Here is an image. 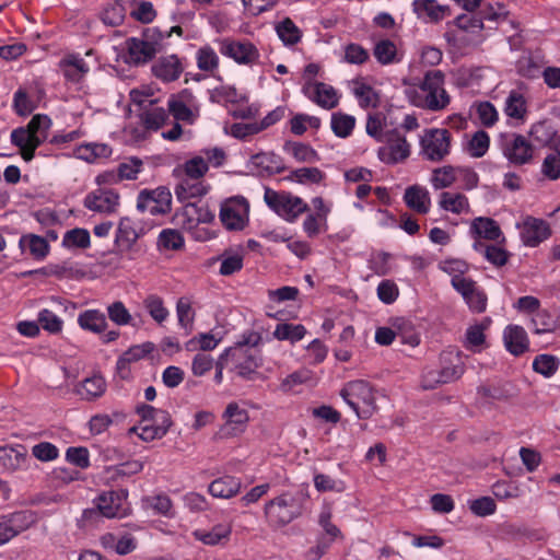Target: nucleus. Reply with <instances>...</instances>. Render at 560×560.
<instances>
[{"label": "nucleus", "instance_id": "nucleus-51", "mask_svg": "<svg viewBox=\"0 0 560 560\" xmlns=\"http://www.w3.org/2000/svg\"><path fill=\"white\" fill-rule=\"evenodd\" d=\"M440 207L452 213L460 214L469 210L468 198L459 192L444 191L440 196Z\"/></svg>", "mask_w": 560, "mask_h": 560}, {"label": "nucleus", "instance_id": "nucleus-58", "mask_svg": "<svg viewBox=\"0 0 560 560\" xmlns=\"http://www.w3.org/2000/svg\"><path fill=\"white\" fill-rule=\"evenodd\" d=\"M490 137L485 130L476 131L467 144V152L472 158H482L489 150Z\"/></svg>", "mask_w": 560, "mask_h": 560}, {"label": "nucleus", "instance_id": "nucleus-62", "mask_svg": "<svg viewBox=\"0 0 560 560\" xmlns=\"http://www.w3.org/2000/svg\"><path fill=\"white\" fill-rule=\"evenodd\" d=\"M37 322L44 330L50 334H58L62 330V319L48 308L39 311Z\"/></svg>", "mask_w": 560, "mask_h": 560}, {"label": "nucleus", "instance_id": "nucleus-43", "mask_svg": "<svg viewBox=\"0 0 560 560\" xmlns=\"http://www.w3.org/2000/svg\"><path fill=\"white\" fill-rule=\"evenodd\" d=\"M471 231L479 237L487 241H499L502 237V231L498 222L491 218L478 217L471 222Z\"/></svg>", "mask_w": 560, "mask_h": 560}, {"label": "nucleus", "instance_id": "nucleus-54", "mask_svg": "<svg viewBox=\"0 0 560 560\" xmlns=\"http://www.w3.org/2000/svg\"><path fill=\"white\" fill-rule=\"evenodd\" d=\"M143 306L153 320L158 324L164 323L170 316L168 310L164 305V301L156 294H149L143 300Z\"/></svg>", "mask_w": 560, "mask_h": 560}, {"label": "nucleus", "instance_id": "nucleus-4", "mask_svg": "<svg viewBox=\"0 0 560 560\" xmlns=\"http://www.w3.org/2000/svg\"><path fill=\"white\" fill-rule=\"evenodd\" d=\"M136 413L140 417V422L131 431L138 432V436L144 442L162 439L172 425L171 415L167 411L150 405H138Z\"/></svg>", "mask_w": 560, "mask_h": 560}, {"label": "nucleus", "instance_id": "nucleus-59", "mask_svg": "<svg viewBox=\"0 0 560 560\" xmlns=\"http://www.w3.org/2000/svg\"><path fill=\"white\" fill-rule=\"evenodd\" d=\"M353 94L362 108L376 107L378 104L377 93L366 83H355Z\"/></svg>", "mask_w": 560, "mask_h": 560}, {"label": "nucleus", "instance_id": "nucleus-35", "mask_svg": "<svg viewBox=\"0 0 560 560\" xmlns=\"http://www.w3.org/2000/svg\"><path fill=\"white\" fill-rule=\"evenodd\" d=\"M515 394L514 386L509 382H500L477 387L478 397L487 404L493 401H504L512 398Z\"/></svg>", "mask_w": 560, "mask_h": 560}, {"label": "nucleus", "instance_id": "nucleus-33", "mask_svg": "<svg viewBox=\"0 0 560 560\" xmlns=\"http://www.w3.org/2000/svg\"><path fill=\"white\" fill-rule=\"evenodd\" d=\"M503 340L506 350L515 357H518L528 350V337L522 326H506L503 332Z\"/></svg>", "mask_w": 560, "mask_h": 560}, {"label": "nucleus", "instance_id": "nucleus-3", "mask_svg": "<svg viewBox=\"0 0 560 560\" xmlns=\"http://www.w3.org/2000/svg\"><path fill=\"white\" fill-rule=\"evenodd\" d=\"M305 495L302 491H285L265 505L268 522L276 526H284L302 515Z\"/></svg>", "mask_w": 560, "mask_h": 560}, {"label": "nucleus", "instance_id": "nucleus-13", "mask_svg": "<svg viewBox=\"0 0 560 560\" xmlns=\"http://www.w3.org/2000/svg\"><path fill=\"white\" fill-rule=\"evenodd\" d=\"M186 69V59L175 54L160 56L151 66L152 74L163 83H171L180 78Z\"/></svg>", "mask_w": 560, "mask_h": 560}, {"label": "nucleus", "instance_id": "nucleus-60", "mask_svg": "<svg viewBox=\"0 0 560 560\" xmlns=\"http://www.w3.org/2000/svg\"><path fill=\"white\" fill-rule=\"evenodd\" d=\"M455 172L456 170L451 165L435 168L431 178L432 186L435 189L451 187L456 180Z\"/></svg>", "mask_w": 560, "mask_h": 560}, {"label": "nucleus", "instance_id": "nucleus-38", "mask_svg": "<svg viewBox=\"0 0 560 560\" xmlns=\"http://www.w3.org/2000/svg\"><path fill=\"white\" fill-rule=\"evenodd\" d=\"M407 207L420 214H427L431 207V198L427 188L419 185L408 187L404 194Z\"/></svg>", "mask_w": 560, "mask_h": 560}, {"label": "nucleus", "instance_id": "nucleus-36", "mask_svg": "<svg viewBox=\"0 0 560 560\" xmlns=\"http://www.w3.org/2000/svg\"><path fill=\"white\" fill-rule=\"evenodd\" d=\"M210 190V185L200 178H183L175 187V195L182 202L188 201L192 198H200L207 195Z\"/></svg>", "mask_w": 560, "mask_h": 560}, {"label": "nucleus", "instance_id": "nucleus-32", "mask_svg": "<svg viewBox=\"0 0 560 560\" xmlns=\"http://www.w3.org/2000/svg\"><path fill=\"white\" fill-rule=\"evenodd\" d=\"M440 373L444 384L459 380L465 373V365L459 353L442 352L440 355Z\"/></svg>", "mask_w": 560, "mask_h": 560}, {"label": "nucleus", "instance_id": "nucleus-44", "mask_svg": "<svg viewBox=\"0 0 560 560\" xmlns=\"http://www.w3.org/2000/svg\"><path fill=\"white\" fill-rule=\"evenodd\" d=\"M283 151L294 158L299 163H316L320 160L318 152L313 149L310 144L285 141L283 144Z\"/></svg>", "mask_w": 560, "mask_h": 560}, {"label": "nucleus", "instance_id": "nucleus-1", "mask_svg": "<svg viewBox=\"0 0 560 560\" xmlns=\"http://www.w3.org/2000/svg\"><path fill=\"white\" fill-rule=\"evenodd\" d=\"M52 121L45 114L34 115L25 127H19L12 130L11 143L19 148L20 154L25 162H31L35 156V151L46 140Z\"/></svg>", "mask_w": 560, "mask_h": 560}, {"label": "nucleus", "instance_id": "nucleus-42", "mask_svg": "<svg viewBox=\"0 0 560 560\" xmlns=\"http://www.w3.org/2000/svg\"><path fill=\"white\" fill-rule=\"evenodd\" d=\"M261 343V332L252 331L247 334V380H252L253 374H259L256 369L262 365L264 359L257 347Z\"/></svg>", "mask_w": 560, "mask_h": 560}, {"label": "nucleus", "instance_id": "nucleus-21", "mask_svg": "<svg viewBox=\"0 0 560 560\" xmlns=\"http://www.w3.org/2000/svg\"><path fill=\"white\" fill-rule=\"evenodd\" d=\"M131 98L135 103L143 107V112L140 114V121L145 130L158 131L167 120L168 113L163 107L154 106L152 101H148L150 107L145 108L144 100L141 93L132 91L130 93Z\"/></svg>", "mask_w": 560, "mask_h": 560}, {"label": "nucleus", "instance_id": "nucleus-18", "mask_svg": "<svg viewBox=\"0 0 560 560\" xmlns=\"http://www.w3.org/2000/svg\"><path fill=\"white\" fill-rule=\"evenodd\" d=\"M245 352L242 348V345L238 343L236 347H231L224 350L215 361V374L213 381L215 384L220 385L223 382V370L229 369L231 371H236L237 375L241 377L245 376V365H243L242 359L244 358Z\"/></svg>", "mask_w": 560, "mask_h": 560}, {"label": "nucleus", "instance_id": "nucleus-14", "mask_svg": "<svg viewBox=\"0 0 560 560\" xmlns=\"http://www.w3.org/2000/svg\"><path fill=\"white\" fill-rule=\"evenodd\" d=\"M245 197L234 196L221 202L219 219L229 231H240L245 226Z\"/></svg>", "mask_w": 560, "mask_h": 560}, {"label": "nucleus", "instance_id": "nucleus-8", "mask_svg": "<svg viewBox=\"0 0 560 560\" xmlns=\"http://www.w3.org/2000/svg\"><path fill=\"white\" fill-rule=\"evenodd\" d=\"M499 147L503 156L514 166L529 163L534 155L532 143L520 133H501Z\"/></svg>", "mask_w": 560, "mask_h": 560}, {"label": "nucleus", "instance_id": "nucleus-31", "mask_svg": "<svg viewBox=\"0 0 560 560\" xmlns=\"http://www.w3.org/2000/svg\"><path fill=\"white\" fill-rule=\"evenodd\" d=\"M530 324L535 335L557 334L560 336V308L555 313L540 310L532 316Z\"/></svg>", "mask_w": 560, "mask_h": 560}, {"label": "nucleus", "instance_id": "nucleus-12", "mask_svg": "<svg viewBox=\"0 0 560 560\" xmlns=\"http://www.w3.org/2000/svg\"><path fill=\"white\" fill-rule=\"evenodd\" d=\"M124 60L130 66H142L153 60L159 47L156 43L138 37H129L125 42Z\"/></svg>", "mask_w": 560, "mask_h": 560}, {"label": "nucleus", "instance_id": "nucleus-28", "mask_svg": "<svg viewBox=\"0 0 560 560\" xmlns=\"http://www.w3.org/2000/svg\"><path fill=\"white\" fill-rule=\"evenodd\" d=\"M412 9L419 19L431 23H439L452 13L450 5L440 4L436 0H413Z\"/></svg>", "mask_w": 560, "mask_h": 560}, {"label": "nucleus", "instance_id": "nucleus-52", "mask_svg": "<svg viewBox=\"0 0 560 560\" xmlns=\"http://www.w3.org/2000/svg\"><path fill=\"white\" fill-rule=\"evenodd\" d=\"M276 32L285 46H293L302 38L301 30L290 18L279 22L276 26Z\"/></svg>", "mask_w": 560, "mask_h": 560}, {"label": "nucleus", "instance_id": "nucleus-2", "mask_svg": "<svg viewBox=\"0 0 560 560\" xmlns=\"http://www.w3.org/2000/svg\"><path fill=\"white\" fill-rule=\"evenodd\" d=\"M444 84L445 74L443 71L438 69L427 71L418 84L413 104L431 112L445 109L451 103V96Z\"/></svg>", "mask_w": 560, "mask_h": 560}, {"label": "nucleus", "instance_id": "nucleus-30", "mask_svg": "<svg viewBox=\"0 0 560 560\" xmlns=\"http://www.w3.org/2000/svg\"><path fill=\"white\" fill-rule=\"evenodd\" d=\"M59 68L68 82L80 83L90 71L88 62L79 54H69L59 61Z\"/></svg>", "mask_w": 560, "mask_h": 560}, {"label": "nucleus", "instance_id": "nucleus-61", "mask_svg": "<svg viewBox=\"0 0 560 560\" xmlns=\"http://www.w3.org/2000/svg\"><path fill=\"white\" fill-rule=\"evenodd\" d=\"M492 493L498 500L516 499L521 495V488L514 481L499 480L492 485Z\"/></svg>", "mask_w": 560, "mask_h": 560}, {"label": "nucleus", "instance_id": "nucleus-17", "mask_svg": "<svg viewBox=\"0 0 560 560\" xmlns=\"http://www.w3.org/2000/svg\"><path fill=\"white\" fill-rule=\"evenodd\" d=\"M287 170L282 159L275 153H259L247 162V175L267 177Z\"/></svg>", "mask_w": 560, "mask_h": 560}, {"label": "nucleus", "instance_id": "nucleus-29", "mask_svg": "<svg viewBox=\"0 0 560 560\" xmlns=\"http://www.w3.org/2000/svg\"><path fill=\"white\" fill-rule=\"evenodd\" d=\"M192 100V94L189 90L185 89L176 95H172L167 101V113L172 115L177 121H185L192 124L195 115L189 107Z\"/></svg>", "mask_w": 560, "mask_h": 560}, {"label": "nucleus", "instance_id": "nucleus-27", "mask_svg": "<svg viewBox=\"0 0 560 560\" xmlns=\"http://www.w3.org/2000/svg\"><path fill=\"white\" fill-rule=\"evenodd\" d=\"M143 468V462L139 459H131L106 467L103 472V478L107 483L120 486L126 479L141 472Z\"/></svg>", "mask_w": 560, "mask_h": 560}, {"label": "nucleus", "instance_id": "nucleus-11", "mask_svg": "<svg viewBox=\"0 0 560 560\" xmlns=\"http://www.w3.org/2000/svg\"><path fill=\"white\" fill-rule=\"evenodd\" d=\"M522 243L527 247H537L551 235L547 221L540 218L526 215L522 222L516 223Z\"/></svg>", "mask_w": 560, "mask_h": 560}, {"label": "nucleus", "instance_id": "nucleus-22", "mask_svg": "<svg viewBox=\"0 0 560 560\" xmlns=\"http://www.w3.org/2000/svg\"><path fill=\"white\" fill-rule=\"evenodd\" d=\"M83 205L94 212L113 213L119 206V195L113 189L97 188L85 196Z\"/></svg>", "mask_w": 560, "mask_h": 560}, {"label": "nucleus", "instance_id": "nucleus-26", "mask_svg": "<svg viewBox=\"0 0 560 560\" xmlns=\"http://www.w3.org/2000/svg\"><path fill=\"white\" fill-rule=\"evenodd\" d=\"M27 452L25 446H0V471L13 472L25 469L27 466Z\"/></svg>", "mask_w": 560, "mask_h": 560}, {"label": "nucleus", "instance_id": "nucleus-10", "mask_svg": "<svg viewBox=\"0 0 560 560\" xmlns=\"http://www.w3.org/2000/svg\"><path fill=\"white\" fill-rule=\"evenodd\" d=\"M410 155V144L406 137L397 130L385 133L384 144L378 148V159L389 165L404 162Z\"/></svg>", "mask_w": 560, "mask_h": 560}, {"label": "nucleus", "instance_id": "nucleus-5", "mask_svg": "<svg viewBox=\"0 0 560 560\" xmlns=\"http://www.w3.org/2000/svg\"><path fill=\"white\" fill-rule=\"evenodd\" d=\"M340 396L359 419H369L376 410L373 387L364 380H355L345 384L340 390Z\"/></svg>", "mask_w": 560, "mask_h": 560}, {"label": "nucleus", "instance_id": "nucleus-7", "mask_svg": "<svg viewBox=\"0 0 560 560\" xmlns=\"http://www.w3.org/2000/svg\"><path fill=\"white\" fill-rule=\"evenodd\" d=\"M452 135L444 128L424 130L420 138L421 153L431 162H441L451 153Z\"/></svg>", "mask_w": 560, "mask_h": 560}, {"label": "nucleus", "instance_id": "nucleus-25", "mask_svg": "<svg viewBox=\"0 0 560 560\" xmlns=\"http://www.w3.org/2000/svg\"><path fill=\"white\" fill-rule=\"evenodd\" d=\"M224 423L219 430L221 438H231L241 434L245 430V410L237 402H230L223 415Z\"/></svg>", "mask_w": 560, "mask_h": 560}, {"label": "nucleus", "instance_id": "nucleus-20", "mask_svg": "<svg viewBox=\"0 0 560 560\" xmlns=\"http://www.w3.org/2000/svg\"><path fill=\"white\" fill-rule=\"evenodd\" d=\"M302 92L310 101L325 109H332L339 103L338 92L331 85L323 82H306Z\"/></svg>", "mask_w": 560, "mask_h": 560}, {"label": "nucleus", "instance_id": "nucleus-56", "mask_svg": "<svg viewBox=\"0 0 560 560\" xmlns=\"http://www.w3.org/2000/svg\"><path fill=\"white\" fill-rule=\"evenodd\" d=\"M560 361L552 354H538L533 361V370L545 377H551L559 369Z\"/></svg>", "mask_w": 560, "mask_h": 560}, {"label": "nucleus", "instance_id": "nucleus-48", "mask_svg": "<svg viewBox=\"0 0 560 560\" xmlns=\"http://www.w3.org/2000/svg\"><path fill=\"white\" fill-rule=\"evenodd\" d=\"M61 246L68 250L86 249L91 246L90 232L83 228L71 229L65 233Z\"/></svg>", "mask_w": 560, "mask_h": 560}, {"label": "nucleus", "instance_id": "nucleus-39", "mask_svg": "<svg viewBox=\"0 0 560 560\" xmlns=\"http://www.w3.org/2000/svg\"><path fill=\"white\" fill-rule=\"evenodd\" d=\"M78 325L82 330L101 335L108 326L105 314L96 308L85 310L78 316Z\"/></svg>", "mask_w": 560, "mask_h": 560}, {"label": "nucleus", "instance_id": "nucleus-41", "mask_svg": "<svg viewBox=\"0 0 560 560\" xmlns=\"http://www.w3.org/2000/svg\"><path fill=\"white\" fill-rule=\"evenodd\" d=\"M34 219L39 223L42 231L51 242H56L59 237L56 228L61 226V221L57 212L49 208L39 209L33 213Z\"/></svg>", "mask_w": 560, "mask_h": 560}, {"label": "nucleus", "instance_id": "nucleus-47", "mask_svg": "<svg viewBox=\"0 0 560 560\" xmlns=\"http://www.w3.org/2000/svg\"><path fill=\"white\" fill-rule=\"evenodd\" d=\"M241 488L238 479L224 476L213 480L209 486V493L214 498L228 499L235 495Z\"/></svg>", "mask_w": 560, "mask_h": 560}, {"label": "nucleus", "instance_id": "nucleus-49", "mask_svg": "<svg viewBox=\"0 0 560 560\" xmlns=\"http://www.w3.org/2000/svg\"><path fill=\"white\" fill-rule=\"evenodd\" d=\"M306 332L307 330L302 324L280 323L273 330V338L296 343L305 337Z\"/></svg>", "mask_w": 560, "mask_h": 560}, {"label": "nucleus", "instance_id": "nucleus-50", "mask_svg": "<svg viewBox=\"0 0 560 560\" xmlns=\"http://www.w3.org/2000/svg\"><path fill=\"white\" fill-rule=\"evenodd\" d=\"M373 55L377 62L383 66L400 61V59L397 58V47L395 43L388 38H384L375 43Z\"/></svg>", "mask_w": 560, "mask_h": 560}, {"label": "nucleus", "instance_id": "nucleus-64", "mask_svg": "<svg viewBox=\"0 0 560 560\" xmlns=\"http://www.w3.org/2000/svg\"><path fill=\"white\" fill-rule=\"evenodd\" d=\"M108 318L118 326L131 323V314L121 301H115L107 306Z\"/></svg>", "mask_w": 560, "mask_h": 560}, {"label": "nucleus", "instance_id": "nucleus-53", "mask_svg": "<svg viewBox=\"0 0 560 560\" xmlns=\"http://www.w3.org/2000/svg\"><path fill=\"white\" fill-rule=\"evenodd\" d=\"M330 127L335 136L348 138L355 127V118L343 113H334L331 115Z\"/></svg>", "mask_w": 560, "mask_h": 560}, {"label": "nucleus", "instance_id": "nucleus-63", "mask_svg": "<svg viewBox=\"0 0 560 560\" xmlns=\"http://www.w3.org/2000/svg\"><path fill=\"white\" fill-rule=\"evenodd\" d=\"M476 115L480 124L486 128L492 127L499 119L497 108L488 101L476 105Z\"/></svg>", "mask_w": 560, "mask_h": 560}, {"label": "nucleus", "instance_id": "nucleus-6", "mask_svg": "<svg viewBox=\"0 0 560 560\" xmlns=\"http://www.w3.org/2000/svg\"><path fill=\"white\" fill-rule=\"evenodd\" d=\"M264 200L270 210L289 223H294L301 214L310 210L301 197L285 190L277 191L265 187Z\"/></svg>", "mask_w": 560, "mask_h": 560}, {"label": "nucleus", "instance_id": "nucleus-16", "mask_svg": "<svg viewBox=\"0 0 560 560\" xmlns=\"http://www.w3.org/2000/svg\"><path fill=\"white\" fill-rule=\"evenodd\" d=\"M44 96V89L37 85L19 88L13 94V110L18 116H28L38 107V104Z\"/></svg>", "mask_w": 560, "mask_h": 560}, {"label": "nucleus", "instance_id": "nucleus-40", "mask_svg": "<svg viewBox=\"0 0 560 560\" xmlns=\"http://www.w3.org/2000/svg\"><path fill=\"white\" fill-rule=\"evenodd\" d=\"M106 390L105 378L100 374L84 378L77 386L74 392L84 400H95L104 395Z\"/></svg>", "mask_w": 560, "mask_h": 560}, {"label": "nucleus", "instance_id": "nucleus-57", "mask_svg": "<svg viewBox=\"0 0 560 560\" xmlns=\"http://www.w3.org/2000/svg\"><path fill=\"white\" fill-rule=\"evenodd\" d=\"M185 241L182 233L174 229H164L158 237V246L167 250H179L184 247Z\"/></svg>", "mask_w": 560, "mask_h": 560}, {"label": "nucleus", "instance_id": "nucleus-46", "mask_svg": "<svg viewBox=\"0 0 560 560\" xmlns=\"http://www.w3.org/2000/svg\"><path fill=\"white\" fill-rule=\"evenodd\" d=\"M504 114L515 120H525L527 116V101L518 91H511L505 100Z\"/></svg>", "mask_w": 560, "mask_h": 560}, {"label": "nucleus", "instance_id": "nucleus-34", "mask_svg": "<svg viewBox=\"0 0 560 560\" xmlns=\"http://www.w3.org/2000/svg\"><path fill=\"white\" fill-rule=\"evenodd\" d=\"M48 240L45 236H39L37 234H25L20 237L19 247L22 252L28 250V254L37 261L44 260L49 252L50 245Z\"/></svg>", "mask_w": 560, "mask_h": 560}, {"label": "nucleus", "instance_id": "nucleus-37", "mask_svg": "<svg viewBox=\"0 0 560 560\" xmlns=\"http://www.w3.org/2000/svg\"><path fill=\"white\" fill-rule=\"evenodd\" d=\"M191 535L207 546L224 545L229 541L231 527L228 524H217L210 529L197 528Z\"/></svg>", "mask_w": 560, "mask_h": 560}, {"label": "nucleus", "instance_id": "nucleus-45", "mask_svg": "<svg viewBox=\"0 0 560 560\" xmlns=\"http://www.w3.org/2000/svg\"><path fill=\"white\" fill-rule=\"evenodd\" d=\"M326 178V174L318 167H300L291 170L283 178L287 182L301 185L320 184Z\"/></svg>", "mask_w": 560, "mask_h": 560}, {"label": "nucleus", "instance_id": "nucleus-19", "mask_svg": "<svg viewBox=\"0 0 560 560\" xmlns=\"http://www.w3.org/2000/svg\"><path fill=\"white\" fill-rule=\"evenodd\" d=\"M215 214L208 207L187 202L182 210L175 212L173 222L180 228H191V224L211 223Z\"/></svg>", "mask_w": 560, "mask_h": 560}, {"label": "nucleus", "instance_id": "nucleus-24", "mask_svg": "<svg viewBox=\"0 0 560 560\" xmlns=\"http://www.w3.org/2000/svg\"><path fill=\"white\" fill-rule=\"evenodd\" d=\"M143 234L144 231L140 228L139 222L128 217L121 218L115 234L117 252L120 254L129 252Z\"/></svg>", "mask_w": 560, "mask_h": 560}, {"label": "nucleus", "instance_id": "nucleus-9", "mask_svg": "<svg viewBox=\"0 0 560 560\" xmlns=\"http://www.w3.org/2000/svg\"><path fill=\"white\" fill-rule=\"evenodd\" d=\"M137 209L148 211L152 215L166 214L172 209V194L165 186L155 189H143L137 198Z\"/></svg>", "mask_w": 560, "mask_h": 560}, {"label": "nucleus", "instance_id": "nucleus-15", "mask_svg": "<svg viewBox=\"0 0 560 560\" xmlns=\"http://www.w3.org/2000/svg\"><path fill=\"white\" fill-rule=\"evenodd\" d=\"M128 491H107L101 493L95 500L97 512L107 518L122 517L127 514L125 501L127 500Z\"/></svg>", "mask_w": 560, "mask_h": 560}, {"label": "nucleus", "instance_id": "nucleus-23", "mask_svg": "<svg viewBox=\"0 0 560 560\" xmlns=\"http://www.w3.org/2000/svg\"><path fill=\"white\" fill-rule=\"evenodd\" d=\"M32 522V515L26 511L2 515L0 517V546L28 528Z\"/></svg>", "mask_w": 560, "mask_h": 560}, {"label": "nucleus", "instance_id": "nucleus-55", "mask_svg": "<svg viewBox=\"0 0 560 560\" xmlns=\"http://www.w3.org/2000/svg\"><path fill=\"white\" fill-rule=\"evenodd\" d=\"M285 115V107L278 106L273 110L269 112L261 121L259 122H248L247 121V136L256 135L270 126H273L278 121H280Z\"/></svg>", "mask_w": 560, "mask_h": 560}]
</instances>
